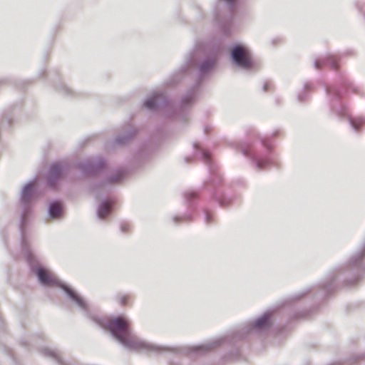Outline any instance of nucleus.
<instances>
[{
    "label": "nucleus",
    "instance_id": "nucleus-1",
    "mask_svg": "<svg viewBox=\"0 0 365 365\" xmlns=\"http://www.w3.org/2000/svg\"><path fill=\"white\" fill-rule=\"evenodd\" d=\"M107 323L103 324L108 327L112 334L122 344L130 347H145V344L138 342L130 334L127 321H106Z\"/></svg>",
    "mask_w": 365,
    "mask_h": 365
},
{
    "label": "nucleus",
    "instance_id": "nucleus-2",
    "mask_svg": "<svg viewBox=\"0 0 365 365\" xmlns=\"http://www.w3.org/2000/svg\"><path fill=\"white\" fill-rule=\"evenodd\" d=\"M232 56L236 63L241 67L250 68L252 66V61L250 53L242 46L235 47L232 52Z\"/></svg>",
    "mask_w": 365,
    "mask_h": 365
},
{
    "label": "nucleus",
    "instance_id": "nucleus-3",
    "mask_svg": "<svg viewBox=\"0 0 365 365\" xmlns=\"http://www.w3.org/2000/svg\"><path fill=\"white\" fill-rule=\"evenodd\" d=\"M35 272L40 282L43 284L51 286L57 283V279L56 277L48 269L42 267H38L36 269Z\"/></svg>",
    "mask_w": 365,
    "mask_h": 365
},
{
    "label": "nucleus",
    "instance_id": "nucleus-4",
    "mask_svg": "<svg viewBox=\"0 0 365 365\" xmlns=\"http://www.w3.org/2000/svg\"><path fill=\"white\" fill-rule=\"evenodd\" d=\"M61 170H62L61 166L58 163L53 164L51 166L50 171H49V175H48V178L49 184H51L52 185H53L52 181L60 177Z\"/></svg>",
    "mask_w": 365,
    "mask_h": 365
},
{
    "label": "nucleus",
    "instance_id": "nucleus-5",
    "mask_svg": "<svg viewBox=\"0 0 365 365\" xmlns=\"http://www.w3.org/2000/svg\"><path fill=\"white\" fill-rule=\"evenodd\" d=\"M112 202L110 201L103 202L98 210V217L100 218L106 217L111 211Z\"/></svg>",
    "mask_w": 365,
    "mask_h": 365
},
{
    "label": "nucleus",
    "instance_id": "nucleus-6",
    "mask_svg": "<svg viewBox=\"0 0 365 365\" xmlns=\"http://www.w3.org/2000/svg\"><path fill=\"white\" fill-rule=\"evenodd\" d=\"M63 211L62 206L59 202H54L51 205L49 212L51 216L53 217H60Z\"/></svg>",
    "mask_w": 365,
    "mask_h": 365
},
{
    "label": "nucleus",
    "instance_id": "nucleus-7",
    "mask_svg": "<svg viewBox=\"0 0 365 365\" xmlns=\"http://www.w3.org/2000/svg\"><path fill=\"white\" fill-rule=\"evenodd\" d=\"M118 302L122 306L130 305L132 303V297L128 294H119L117 296Z\"/></svg>",
    "mask_w": 365,
    "mask_h": 365
},
{
    "label": "nucleus",
    "instance_id": "nucleus-8",
    "mask_svg": "<svg viewBox=\"0 0 365 365\" xmlns=\"http://www.w3.org/2000/svg\"><path fill=\"white\" fill-rule=\"evenodd\" d=\"M160 97L159 95H155L153 97H151L150 99L147 100L145 103V106L149 108L153 109L155 107L157 98Z\"/></svg>",
    "mask_w": 365,
    "mask_h": 365
},
{
    "label": "nucleus",
    "instance_id": "nucleus-9",
    "mask_svg": "<svg viewBox=\"0 0 365 365\" xmlns=\"http://www.w3.org/2000/svg\"><path fill=\"white\" fill-rule=\"evenodd\" d=\"M65 290L67 292V294L70 296V297L72 298L74 301H76L78 304L81 303L82 299L76 293H75L73 291L68 288H65Z\"/></svg>",
    "mask_w": 365,
    "mask_h": 365
},
{
    "label": "nucleus",
    "instance_id": "nucleus-10",
    "mask_svg": "<svg viewBox=\"0 0 365 365\" xmlns=\"http://www.w3.org/2000/svg\"><path fill=\"white\" fill-rule=\"evenodd\" d=\"M32 192V185H26L22 192V198L24 200H27L29 196L30 195L31 192Z\"/></svg>",
    "mask_w": 365,
    "mask_h": 365
},
{
    "label": "nucleus",
    "instance_id": "nucleus-11",
    "mask_svg": "<svg viewBox=\"0 0 365 365\" xmlns=\"http://www.w3.org/2000/svg\"><path fill=\"white\" fill-rule=\"evenodd\" d=\"M364 123L361 119H355L351 120V124L356 129H359V127Z\"/></svg>",
    "mask_w": 365,
    "mask_h": 365
},
{
    "label": "nucleus",
    "instance_id": "nucleus-12",
    "mask_svg": "<svg viewBox=\"0 0 365 365\" xmlns=\"http://www.w3.org/2000/svg\"><path fill=\"white\" fill-rule=\"evenodd\" d=\"M331 67L334 69H336L338 68L339 67V63H338V60L336 58H334L331 59Z\"/></svg>",
    "mask_w": 365,
    "mask_h": 365
},
{
    "label": "nucleus",
    "instance_id": "nucleus-13",
    "mask_svg": "<svg viewBox=\"0 0 365 365\" xmlns=\"http://www.w3.org/2000/svg\"><path fill=\"white\" fill-rule=\"evenodd\" d=\"M121 230L123 232H125L128 230V225H125V224H123L121 225Z\"/></svg>",
    "mask_w": 365,
    "mask_h": 365
},
{
    "label": "nucleus",
    "instance_id": "nucleus-14",
    "mask_svg": "<svg viewBox=\"0 0 365 365\" xmlns=\"http://www.w3.org/2000/svg\"><path fill=\"white\" fill-rule=\"evenodd\" d=\"M211 218H212L211 215L208 213V214L207 215V222L208 223H210V222H211Z\"/></svg>",
    "mask_w": 365,
    "mask_h": 365
},
{
    "label": "nucleus",
    "instance_id": "nucleus-15",
    "mask_svg": "<svg viewBox=\"0 0 365 365\" xmlns=\"http://www.w3.org/2000/svg\"><path fill=\"white\" fill-rule=\"evenodd\" d=\"M200 349H202V350H207L208 348H207V345H205V346H202L200 347H199Z\"/></svg>",
    "mask_w": 365,
    "mask_h": 365
},
{
    "label": "nucleus",
    "instance_id": "nucleus-16",
    "mask_svg": "<svg viewBox=\"0 0 365 365\" xmlns=\"http://www.w3.org/2000/svg\"><path fill=\"white\" fill-rule=\"evenodd\" d=\"M31 259H32V256H31V254H29V256H28V261L31 262Z\"/></svg>",
    "mask_w": 365,
    "mask_h": 365
}]
</instances>
